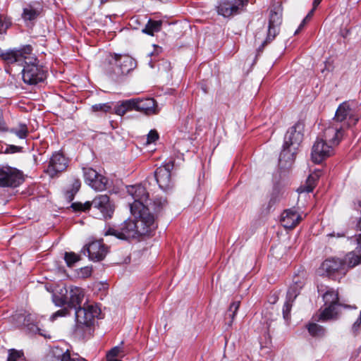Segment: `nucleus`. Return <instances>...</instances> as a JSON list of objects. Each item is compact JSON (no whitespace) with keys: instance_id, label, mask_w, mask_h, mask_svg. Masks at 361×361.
<instances>
[{"instance_id":"obj_1","label":"nucleus","mask_w":361,"mask_h":361,"mask_svg":"<svg viewBox=\"0 0 361 361\" xmlns=\"http://www.w3.org/2000/svg\"><path fill=\"white\" fill-rule=\"evenodd\" d=\"M85 293L79 287H73L68 297V307L74 308L75 312V325L74 334L80 338L90 337L93 332L95 318L98 317L101 310L97 305L85 303L81 306Z\"/></svg>"},{"instance_id":"obj_2","label":"nucleus","mask_w":361,"mask_h":361,"mask_svg":"<svg viewBox=\"0 0 361 361\" xmlns=\"http://www.w3.org/2000/svg\"><path fill=\"white\" fill-rule=\"evenodd\" d=\"M32 48L30 45H25L20 49H13L18 56L13 63L23 66V80L28 85H37L43 82L47 78V71L39 64L37 59L32 56Z\"/></svg>"},{"instance_id":"obj_3","label":"nucleus","mask_w":361,"mask_h":361,"mask_svg":"<svg viewBox=\"0 0 361 361\" xmlns=\"http://www.w3.org/2000/svg\"><path fill=\"white\" fill-rule=\"evenodd\" d=\"M166 204V199L157 197L150 207L137 209V212H131L135 216L139 235H150L157 228L155 214H159Z\"/></svg>"},{"instance_id":"obj_4","label":"nucleus","mask_w":361,"mask_h":361,"mask_svg":"<svg viewBox=\"0 0 361 361\" xmlns=\"http://www.w3.org/2000/svg\"><path fill=\"white\" fill-rule=\"evenodd\" d=\"M302 125L296 123L290 127L284 137V143L279 156V162H292L297 152V149L303 139Z\"/></svg>"},{"instance_id":"obj_5","label":"nucleus","mask_w":361,"mask_h":361,"mask_svg":"<svg viewBox=\"0 0 361 361\" xmlns=\"http://www.w3.org/2000/svg\"><path fill=\"white\" fill-rule=\"evenodd\" d=\"M107 60L108 63L104 66L105 72L115 80L127 75L136 66L135 60L128 55L111 54Z\"/></svg>"},{"instance_id":"obj_6","label":"nucleus","mask_w":361,"mask_h":361,"mask_svg":"<svg viewBox=\"0 0 361 361\" xmlns=\"http://www.w3.org/2000/svg\"><path fill=\"white\" fill-rule=\"evenodd\" d=\"M71 207L75 211L82 212H86L93 208L99 212L98 214L99 217L104 219L111 218L114 213V207L109 201V196L106 195H97L91 202L73 203Z\"/></svg>"},{"instance_id":"obj_7","label":"nucleus","mask_w":361,"mask_h":361,"mask_svg":"<svg viewBox=\"0 0 361 361\" xmlns=\"http://www.w3.org/2000/svg\"><path fill=\"white\" fill-rule=\"evenodd\" d=\"M360 117V114L355 109L352 108L349 103L343 102L338 106L332 121L345 130L356 125Z\"/></svg>"},{"instance_id":"obj_8","label":"nucleus","mask_w":361,"mask_h":361,"mask_svg":"<svg viewBox=\"0 0 361 361\" xmlns=\"http://www.w3.org/2000/svg\"><path fill=\"white\" fill-rule=\"evenodd\" d=\"M127 192L133 200L128 202L131 212H137V209L150 207L153 204V201L148 203L149 192L142 184L128 186Z\"/></svg>"},{"instance_id":"obj_9","label":"nucleus","mask_w":361,"mask_h":361,"mask_svg":"<svg viewBox=\"0 0 361 361\" xmlns=\"http://www.w3.org/2000/svg\"><path fill=\"white\" fill-rule=\"evenodd\" d=\"M325 308L319 314V320L326 321L336 318L337 308L341 304L338 302V295L336 291L329 289L323 295Z\"/></svg>"},{"instance_id":"obj_10","label":"nucleus","mask_w":361,"mask_h":361,"mask_svg":"<svg viewBox=\"0 0 361 361\" xmlns=\"http://www.w3.org/2000/svg\"><path fill=\"white\" fill-rule=\"evenodd\" d=\"M109 235L121 240H128L140 236L135 221L132 219L124 221L118 228H109L105 231V235Z\"/></svg>"},{"instance_id":"obj_11","label":"nucleus","mask_w":361,"mask_h":361,"mask_svg":"<svg viewBox=\"0 0 361 361\" xmlns=\"http://www.w3.org/2000/svg\"><path fill=\"white\" fill-rule=\"evenodd\" d=\"M23 181L21 171L8 166H0V188H16Z\"/></svg>"},{"instance_id":"obj_12","label":"nucleus","mask_w":361,"mask_h":361,"mask_svg":"<svg viewBox=\"0 0 361 361\" xmlns=\"http://www.w3.org/2000/svg\"><path fill=\"white\" fill-rule=\"evenodd\" d=\"M251 0H221L216 6L219 15L225 18L238 15L245 9Z\"/></svg>"},{"instance_id":"obj_13","label":"nucleus","mask_w":361,"mask_h":361,"mask_svg":"<svg viewBox=\"0 0 361 361\" xmlns=\"http://www.w3.org/2000/svg\"><path fill=\"white\" fill-rule=\"evenodd\" d=\"M85 183L96 191H103L107 188L108 179L97 173L92 168H82Z\"/></svg>"},{"instance_id":"obj_14","label":"nucleus","mask_w":361,"mask_h":361,"mask_svg":"<svg viewBox=\"0 0 361 361\" xmlns=\"http://www.w3.org/2000/svg\"><path fill=\"white\" fill-rule=\"evenodd\" d=\"M334 147L323 138L318 137L314 143L312 149V160L316 163H321L324 159L330 157L334 153Z\"/></svg>"},{"instance_id":"obj_15","label":"nucleus","mask_w":361,"mask_h":361,"mask_svg":"<svg viewBox=\"0 0 361 361\" xmlns=\"http://www.w3.org/2000/svg\"><path fill=\"white\" fill-rule=\"evenodd\" d=\"M345 131L341 126L331 121L329 125L324 130L321 137L335 147L338 145L343 139Z\"/></svg>"},{"instance_id":"obj_16","label":"nucleus","mask_w":361,"mask_h":361,"mask_svg":"<svg viewBox=\"0 0 361 361\" xmlns=\"http://www.w3.org/2000/svg\"><path fill=\"white\" fill-rule=\"evenodd\" d=\"M320 270L322 274H326L329 276H331L336 273L345 274L348 271L343 259L336 257L328 258L324 261L321 264Z\"/></svg>"},{"instance_id":"obj_17","label":"nucleus","mask_w":361,"mask_h":361,"mask_svg":"<svg viewBox=\"0 0 361 361\" xmlns=\"http://www.w3.org/2000/svg\"><path fill=\"white\" fill-rule=\"evenodd\" d=\"M173 160L159 167L154 172V176L159 188L163 190H168L171 183V171L173 169Z\"/></svg>"},{"instance_id":"obj_18","label":"nucleus","mask_w":361,"mask_h":361,"mask_svg":"<svg viewBox=\"0 0 361 361\" xmlns=\"http://www.w3.org/2000/svg\"><path fill=\"white\" fill-rule=\"evenodd\" d=\"M68 159L59 152L54 153L50 159L46 172L51 176L54 177L59 173L66 169Z\"/></svg>"},{"instance_id":"obj_19","label":"nucleus","mask_w":361,"mask_h":361,"mask_svg":"<svg viewBox=\"0 0 361 361\" xmlns=\"http://www.w3.org/2000/svg\"><path fill=\"white\" fill-rule=\"evenodd\" d=\"M88 253L90 260L94 262L102 261L107 253V247L101 240H95L84 247V251Z\"/></svg>"},{"instance_id":"obj_20","label":"nucleus","mask_w":361,"mask_h":361,"mask_svg":"<svg viewBox=\"0 0 361 361\" xmlns=\"http://www.w3.org/2000/svg\"><path fill=\"white\" fill-rule=\"evenodd\" d=\"M134 100V109L146 115L157 114L159 112L156 101L153 98L132 99Z\"/></svg>"},{"instance_id":"obj_21","label":"nucleus","mask_w":361,"mask_h":361,"mask_svg":"<svg viewBox=\"0 0 361 361\" xmlns=\"http://www.w3.org/2000/svg\"><path fill=\"white\" fill-rule=\"evenodd\" d=\"M356 241L358 246L353 251L348 252L343 259L347 269L361 264V234L356 236Z\"/></svg>"},{"instance_id":"obj_22","label":"nucleus","mask_w":361,"mask_h":361,"mask_svg":"<svg viewBox=\"0 0 361 361\" xmlns=\"http://www.w3.org/2000/svg\"><path fill=\"white\" fill-rule=\"evenodd\" d=\"M302 288H299L298 286L291 284L288 288L286 300L283 307V316L284 319L288 320L290 319V312L293 305V302L297 296L300 294V292Z\"/></svg>"},{"instance_id":"obj_23","label":"nucleus","mask_w":361,"mask_h":361,"mask_svg":"<svg viewBox=\"0 0 361 361\" xmlns=\"http://www.w3.org/2000/svg\"><path fill=\"white\" fill-rule=\"evenodd\" d=\"M300 220V216L296 212L290 209L284 211L281 214V224L284 228H293Z\"/></svg>"},{"instance_id":"obj_24","label":"nucleus","mask_w":361,"mask_h":361,"mask_svg":"<svg viewBox=\"0 0 361 361\" xmlns=\"http://www.w3.org/2000/svg\"><path fill=\"white\" fill-rule=\"evenodd\" d=\"M47 361H87L85 358L78 354L71 355L67 350L66 352L58 354L54 351L51 355L47 356Z\"/></svg>"},{"instance_id":"obj_25","label":"nucleus","mask_w":361,"mask_h":361,"mask_svg":"<svg viewBox=\"0 0 361 361\" xmlns=\"http://www.w3.org/2000/svg\"><path fill=\"white\" fill-rule=\"evenodd\" d=\"M23 318V325L26 326L31 332L38 333L39 334L45 336L39 326V322H37L35 316L32 314L27 315H20L19 319Z\"/></svg>"},{"instance_id":"obj_26","label":"nucleus","mask_w":361,"mask_h":361,"mask_svg":"<svg viewBox=\"0 0 361 361\" xmlns=\"http://www.w3.org/2000/svg\"><path fill=\"white\" fill-rule=\"evenodd\" d=\"M321 173L322 172L320 171H314L313 173L310 174L307 179L305 185L300 186L298 189V192L300 193L303 192H312L314 188L316 185L317 180L319 179V178L321 176Z\"/></svg>"},{"instance_id":"obj_27","label":"nucleus","mask_w":361,"mask_h":361,"mask_svg":"<svg viewBox=\"0 0 361 361\" xmlns=\"http://www.w3.org/2000/svg\"><path fill=\"white\" fill-rule=\"evenodd\" d=\"M281 9L280 6H275L274 9L271 10L269 14V25H270L271 32L274 26H279L281 23Z\"/></svg>"},{"instance_id":"obj_28","label":"nucleus","mask_w":361,"mask_h":361,"mask_svg":"<svg viewBox=\"0 0 361 361\" xmlns=\"http://www.w3.org/2000/svg\"><path fill=\"white\" fill-rule=\"evenodd\" d=\"M162 25L161 20H152L149 19L142 30V32L149 35L153 36L154 32H157L161 30Z\"/></svg>"},{"instance_id":"obj_29","label":"nucleus","mask_w":361,"mask_h":361,"mask_svg":"<svg viewBox=\"0 0 361 361\" xmlns=\"http://www.w3.org/2000/svg\"><path fill=\"white\" fill-rule=\"evenodd\" d=\"M134 100L128 99L115 107V113L119 116H123L127 111L134 109Z\"/></svg>"},{"instance_id":"obj_30","label":"nucleus","mask_w":361,"mask_h":361,"mask_svg":"<svg viewBox=\"0 0 361 361\" xmlns=\"http://www.w3.org/2000/svg\"><path fill=\"white\" fill-rule=\"evenodd\" d=\"M39 12L31 6H28L23 9L22 18L25 21H32L37 18Z\"/></svg>"},{"instance_id":"obj_31","label":"nucleus","mask_w":361,"mask_h":361,"mask_svg":"<svg viewBox=\"0 0 361 361\" xmlns=\"http://www.w3.org/2000/svg\"><path fill=\"white\" fill-rule=\"evenodd\" d=\"M307 330L310 334L314 337L324 336L326 333L325 329L316 323H311L308 324Z\"/></svg>"},{"instance_id":"obj_32","label":"nucleus","mask_w":361,"mask_h":361,"mask_svg":"<svg viewBox=\"0 0 361 361\" xmlns=\"http://www.w3.org/2000/svg\"><path fill=\"white\" fill-rule=\"evenodd\" d=\"M10 132L15 134L20 139H25L28 135L27 127L23 123H20L17 127L11 128Z\"/></svg>"},{"instance_id":"obj_33","label":"nucleus","mask_w":361,"mask_h":361,"mask_svg":"<svg viewBox=\"0 0 361 361\" xmlns=\"http://www.w3.org/2000/svg\"><path fill=\"white\" fill-rule=\"evenodd\" d=\"M18 54L16 52H13V49L4 51L0 48V57L7 63L13 64V61L16 60L15 57H17Z\"/></svg>"},{"instance_id":"obj_34","label":"nucleus","mask_w":361,"mask_h":361,"mask_svg":"<svg viewBox=\"0 0 361 361\" xmlns=\"http://www.w3.org/2000/svg\"><path fill=\"white\" fill-rule=\"evenodd\" d=\"M240 307V302L239 301H235V302H233L231 304L230 307H229V309L228 310V312H226V319L227 318H229L230 319V321L228 322V325L231 326L235 317V314L238 312V310Z\"/></svg>"},{"instance_id":"obj_35","label":"nucleus","mask_w":361,"mask_h":361,"mask_svg":"<svg viewBox=\"0 0 361 361\" xmlns=\"http://www.w3.org/2000/svg\"><path fill=\"white\" fill-rule=\"evenodd\" d=\"M81 186V183L79 179H74L73 183H72V188L71 190L67 191L66 192V197L69 199L70 200H72L73 199L74 195L75 193L78 192Z\"/></svg>"},{"instance_id":"obj_36","label":"nucleus","mask_w":361,"mask_h":361,"mask_svg":"<svg viewBox=\"0 0 361 361\" xmlns=\"http://www.w3.org/2000/svg\"><path fill=\"white\" fill-rule=\"evenodd\" d=\"M305 283V273L302 271L298 274L294 275L293 279V283L295 286H298L299 288H302Z\"/></svg>"},{"instance_id":"obj_37","label":"nucleus","mask_w":361,"mask_h":361,"mask_svg":"<svg viewBox=\"0 0 361 361\" xmlns=\"http://www.w3.org/2000/svg\"><path fill=\"white\" fill-rule=\"evenodd\" d=\"M64 259L68 267H72L75 262L80 260V257L74 252H66Z\"/></svg>"},{"instance_id":"obj_38","label":"nucleus","mask_w":361,"mask_h":361,"mask_svg":"<svg viewBox=\"0 0 361 361\" xmlns=\"http://www.w3.org/2000/svg\"><path fill=\"white\" fill-rule=\"evenodd\" d=\"M91 109L93 112L101 111L106 113L111 109V106L109 103L97 104L92 105Z\"/></svg>"},{"instance_id":"obj_39","label":"nucleus","mask_w":361,"mask_h":361,"mask_svg":"<svg viewBox=\"0 0 361 361\" xmlns=\"http://www.w3.org/2000/svg\"><path fill=\"white\" fill-rule=\"evenodd\" d=\"M273 28L274 29H272V31L271 32L270 25H269L267 37L265 41L263 42L262 46H264V44L273 40L276 35L279 33V26H274Z\"/></svg>"},{"instance_id":"obj_40","label":"nucleus","mask_w":361,"mask_h":361,"mask_svg":"<svg viewBox=\"0 0 361 361\" xmlns=\"http://www.w3.org/2000/svg\"><path fill=\"white\" fill-rule=\"evenodd\" d=\"M23 355V353L22 351L11 349L8 350V361H17Z\"/></svg>"},{"instance_id":"obj_41","label":"nucleus","mask_w":361,"mask_h":361,"mask_svg":"<svg viewBox=\"0 0 361 361\" xmlns=\"http://www.w3.org/2000/svg\"><path fill=\"white\" fill-rule=\"evenodd\" d=\"M11 23L5 17L0 16V35L6 33Z\"/></svg>"},{"instance_id":"obj_42","label":"nucleus","mask_w":361,"mask_h":361,"mask_svg":"<svg viewBox=\"0 0 361 361\" xmlns=\"http://www.w3.org/2000/svg\"><path fill=\"white\" fill-rule=\"evenodd\" d=\"M92 267H85L81 269L78 272V275L79 277L82 279L88 278L92 274Z\"/></svg>"},{"instance_id":"obj_43","label":"nucleus","mask_w":361,"mask_h":361,"mask_svg":"<svg viewBox=\"0 0 361 361\" xmlns=\"http://www.w3.org/2000/svg\"><path fill=\"white\" fill-rule=\"evenodd\" d=\"M159 139V134L155 130H151L147 137L146 144L149 145Z\"/></svg>"},{"instance_id":"obj_44","label":"nucleus","mask_w":361,"mask_h":361,"mask_svg":"<svg viewBox=\"0 0 361 361\" xmlns=\"http://www.w3.org/2000/svg\"><path fill=\"white\" fill-rule=\"evenodd\" d=\"M23 147L20 146H16L13 145H8L4 149V153L6 154H13L17 152H22Z\"/></svg>"},{"instance_id":"obj_45","label":"nucleus","mask_w":361,"mask_h":361,"mask_svg":"<svg viewBox=\"0 0 361 361\" xmlns=\"http://www.w3.org/2000/svg\"><path fill=\"white\" fill-rule=\"evenodd\" d=\"M53 301L56 306L61 307L65 305H68V296L59 297V296L54 295Z\"/></svg>"},{"instance_id":"obj_46","label":"nucleus","mask_w":361,"mask_h":361,"mask_svg":"<svg viewBox=\"0 0 361 361\" xmlns=\"http://www.w3.org/2000/svg\"><path fill=\"white\" fill-rule=\"evenodd\" d=\"M69 314L68 309L63 308L61 310H59L51 314L50 317V320L51 322L54 321L57 317H64Z\"/></svg>"},{"instance_id":"obj_47","label":"nucleus","mask_w":361,"mask_h":361,"mask_svg":"<svg viewBox=\"0 0 361 361\" xmlns=\"http://www.w3.org/2000/svg\"><path fill=\"white\" fill-rule=\"evenodd\" d=\"M360 326H361V318L358 317L357 319V320L353 324L352 329H351L352 332L355 336H356L359 333Z\"/></svg>"},{"instance_id":"obj_48","label":"nucleus","mask_w":361,"mask_h":361,"mask_svg":"<svg viewBox=\"0 0 361 361\" xmlns=\"http://www.w3.org/2000/svg\"><path fill=\"white\" fill-rule=\"evenodd\" d=\"M121 352V348L119 346H115L111 348L107 354V357L116 358V357Z\"/></svg>"},{"instance_id":"obj_49","label":"nucleus","mask_w":361,"mask_h":361,"mask_svg":"<svg viewBox=\"0 0 361 361\" xmlns=\"http://www.w3.org/2000/svg\"><path fill=\"white\" fill-rule=\"evenodd\" d=\"M307 20L306 18H304L302 20V21L301 22V23L299 25L298 28L295 32V35L298 34L300 32V30L304 27V25H305Z\"/></svg>"},{"instance_id":"obj_50","label":"nucleus","mask_w":361,"mask_h":361,"mask_svg":"<svg viewBox=\"0 0 361 361\" xmlns=\"http://www.w3.org/2000/svg\"><path fill=\"white\" fill-rule=\"evenodd\" d=\"M307 20L306 18H304L302 20V21L301 22V23L299 25L298 28L295 32V35L298 34L300 32V30L304 27V25H305Z\"/></svg>"},{"instance_id":"obj_51","label":"nucleus","mask_w":361,"mask_h":361,"mask_svg":"<svg viewBox=\"0 0 361 361\" xmlns=\"http://www.w3.org/2000/svg\"><path fill=\"white\" fill-rule=\"evenodd\" d=\"M328 237H334V236H336L338 238H341V237H343L344 236V234L343 233H335L334 232L333 233H329L327 235Z\"/></svg>"},{"instance_id":"obj_52","label":"nucleus","mask_w":361,"mask_h":361,"mask_svg":"<svg viewBox=\"0 0 361 361\" xmlns=\"http://www.w3.org/2000/svg\"><path fill=\"white\" fill-rule=\"evenodd\" d=\"M322 0H314L313 1V8H316L319 4L321 3Z\"/></svg>"},{"instance_id":"obj_53","label":"nucleus","mask_w":361,"mask_h":361,"mask_svg":"<svg viewBox=\"0 0 361 361\" xmlns=\"http://www.w3.org/2000/svg\"><path fill=\"white\" fill-rule=\"evenodd\" d=\"M314 10L315 9L312 8V9L308 13V14L306 16L305 18H306L307 20L310 19L313 15Z\"/></svg>"},{"instance_id":"obj_54","label":"nucleus","mask_w":361,"mask_h":361,"mask_svg":"<svg viewBox=\"0 0 361 361\" xmlns=\"http://www.w3.org/2000/svg\"><path fill=\"white\" fill-rule=\"evenodd\" d=\"M357 227L360 231H361V218L359 219L357 224Z\"/></svg>"},{"instance_id":"obj_55","label":"nucleus","mask_w":361,"mask_h":361,"mask_svg":"<svg viewBox=\"0 0 361 361\" xmlns=\"http://www.w3.org/2000/svg\"><path fill=\"white\" fill-rule=\"evenodd\" d=\"M107 361H121V360L117 358H111V357H107Z\"/></svg>"},{"instance_id":"obj_56","label":"nucleus","mask_w":361,"mask_h":361,"mask_svg":"<svg viewBox=\"0 0 361 361\" xmlns=\"http://www.w3.org/2000/svg\"><path fill=\"white\" fill-rule=\"evenodd\" d=\"M359 317H360V318H361V310H360V312Z\"/></svg>"},{"instance_id":"obj_57","label":"nucleus","mask_w":361,"mask_h":361,"mask_svg":"<svg viewBox=\"0 0 361 361\" xmlns=\"http://www.w3.org/2000/svg\"><path fill=\"white\" fill-rule=\"evenodd\" d=\"M359 205L361 207V200L359 202Z\"/></svg>"}]
</instances>
